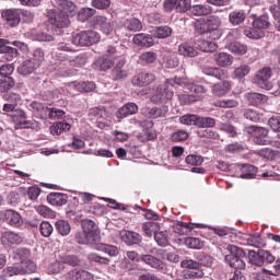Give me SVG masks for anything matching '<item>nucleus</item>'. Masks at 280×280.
Listing matches in <instances>:
<instances>
[{
    "label": "nucleus",
    "mask_w": 280,
    "mask_h": 280,
    "mask_svg": "<svg viewBox=\"0 0 280 280\" xmlns=\"http://www.w3.org/2000/svg\"><path fill=\"white\" fill-rule=\"evenodd\" d=\"M176 84L178 86H183V84L187 85V80L183 78L167 79L164 83L155 88V92L150 97V102H152V104L170 102V100L174 97V91L171 86H176Z\"/></svg>",
    "instance_id": "f257e3e1"
},
{
    "label": "nucleus",
    "mask_w": 280,
    "mask_h": 280,
    "mask_svg": "<svg viewBox=\"0 0 280 280\" xmlns=\"http://www.w3.org/2000/svg\"><path fill=\"white\" fill-rule=\"evenodd\" d=\"M226 250L229 254L224 257L225 262L235 270H244L246 268V261H244L246 253H244V249L235 245H228Z\"/></svg>",
    "instance_id": "f03ea898"
},
{
    "label": "nucleus",
    "mask_w": 280,
    "mask_h": 280,
    "mask_svg": "<svg viewBox=\"0 0 280 280\" xmlns=\"http://www.w3.org/2000/svg\"><path fill=\"white\" fill-rule=\"evenodd\" d=\"M72 45L78 47H90V45H95L100 43V34L95 31H82L80 33H72Z\"/></svg>",
    "instance_id": "7ed1b4c3"
},
{
    "label": "nucleus",
    "mask_w": 280,
    "mask_h": 280,
    "mask_svg": "<svg viewBox=\"0 0 280 280\" xmlns=\"http://www.w3.org/2000/svg\"><path fill=\"white\" fill-rule=\"evenodd\" d=\"M270 78H272V69L270 67H265L256 72L253 82L259 89L272 91V82H270Z\"/></svg>",
    "instance_id": "20e7f679"
},
{
    "label": "nucleus",
    "mask_w": 280,
    "mask_h": 280,
    "mask_svg": "<svg viewBox=\"0 0 280 280\" xmlns=\"http://www.w3.org/2000/svg\"><path fill=\"white\" fill-rule=\"evenodd\" d=\"M244 132L254 137V143H256V145H270V141L266 140L268 129L264 127L248 126L244 128Z\"/></svg>",
    "instance_id": "39448f33"
},
{
    "label": "nucleus",
    "mask_w": 280,
    "mask_h": 280,
    "mask_svg": "<svg viewBox=\"0 0 280 280\" xmlns=\"http://www.w3.org/2000/svg\"><path fill=\"white\" fill-rule=\"evenodd\" d=\"M273 261L275 256H272L268 250L259 249L258 252H249V264L253 266H258L260 268L264 264H272Z\"/></svg>",
    "instance_id": "423d86ee"
},
{
    "label": "nucleus",
    "mask_w": 280,
    "mask_h": 280,
    "mask_svg": "<svg viewBox=\"0 0 280 280\" xmlns=\"http://www.w3.org/2000/svg\"><path fill=\"white\" fill-rule=\"evenodd\" d=\"M249 12L252 19H254L252 22L254 30L264 32V30H270V27H272V23L270 22V16H268V14L257 15V13H255V8H252Z\"/></svg>",
    "instance_id": "0eeeda50"
},
{
    "label": "nucleus",
    "mask_w": 280,
    "mask_h": 280,
    "mask_svg": "<svg viewBox=\"0 0 280 280\" xmlns=\"http://www.w3.org/2000/svg\"><path fill=\"white\" fill-rule=\"evenodd\" d=\"M48 20L50 21L51 25H55V27L65 28L69 27L71 20L69 19V14L62 13L60 11L59 13H56L55 10H49L47 12Z\"/></svg>",
    "instance_id": "6e6552de"
},
{
    "label": "nucleus",
    "mask_w": 280,
    "mask_h": 280,
    "mask_svg": "<svg viewBox=\"0 0 280 280\" xmlns=\"http://www.w3.org/2000/svg\"><path fill=\"white\" fill-rule=\"evenodd\" d=\"M206 23L212 34V40H220V38H222V31L220 30L222 19L218 15H210L207 18Z\"/></svg>",
    "instance_id": "1a4fd4ad"
},
{
    "label": "nucleus",
    "mask_w": 280,
    "mask_h": 280,
    "mask_svg": "<svg viewBox=\"0 0 280 280\" xmlns=\"http://www.w3.org/2000/svg\"><path fill=\"white\" fill-rule=\"evenodd\" d=\"M120 237L127 246H136L143 242V236L135 231H120Z\"/></svg>",
    "instance_id": "9d476101"
},
{
    "label": "nucleus",
    "mask_w": 280,
    "mask_h": 280,
    "mask_svg": "<svg viewBox=\"0 0 280 280\" xmlns=\"http://www.w3.org/2000/svg\"><path fill=\"white\" fill-rule=\"evenodd\" d=\"M232 84L230 81H221L211 85V93L214 97H224L231 93Z\"/></svg>",
    "instance_id": "9b49d317"
},
{
    "label": "nucleus",
    "mask_w": 280,
    "mask_h": 280,
    "mask_svg": "<svg viewBox=\"0 0 280 280\" xmlns=\"http://www.w3.org/2000/svg\"><path fill=\"white\" fill-rule=\"evenodd\" d=\"M156 81V75L152 72H140L132 79L133 86H149Z\"/></svg>",
    "instance_id": "f8f14e48"
},
{
    "label": "nucleus",
    "mask_w": 280,
    "mask_h": 280,
    "mask_svg": "<svg viewBox=\"0 0 280 280\" xmlns=\"http://www.w3.org/2000/svg\"><path fill=\"white\" fill-rule=\"evenodd\" d=\"M2 19L10 27H16L21 23V11L19 9H8L2 12Z\"/></svg>",
    "instance_id": "ddd939ff"
},
{
    "label": "nucleus",
    "mask_w": 280,
    "mask_h": 280,
    "mask_svg": "<svg viewBox=\"0 0 280 280\" xmlns=\"http://www.w3.org/2000/svg\"><path fill=\"white\" fill-rule=\"evenodd\" d=\"M140 261H142L150 268H153L154 270H164L165 269V262H163V260H161L150 254L140 255Z\"/></svg>",
    "instance_id": "4468645a"
},
{
    "label": "nucleus",
    "mask_w": 280,
    "mask_h": 280,
    "mask_svg": "<svg viewBox=\"0 0 280 280\" xmlns=\"http://www.w3.org/2000/svg\"><path fill=\"white\" fill-rule=\"evenodd\" d=\"M217 39L211 38H205V37H196L195 44L197 46V49H200V51H215L218 49V44H215Z\"/></svg>",
    "instance_id": "2eb2a0df"
},
{
    "label": "nucleus",
    "mask_w": 280,
    "mask_h": 280,
    "mask_svg": "<svg viewBox=\"0 0 280 280\" xmlns=\"http://www.w3.org/2000/svg\"><path fill=\"white\" fill-rule=\"evenodd\" d=\"M81 226L83 231L90 235V237L93 238L94 242H97L100 240V230L97 228V224L93 222L91 219H85L82 221Z\"/></svg>",
    "instance_id": "dca6fc26"
},
{
    "label": "nucleus",
    "mask_w": 280,
    "mask_h": 280,
    "mask_svg": "<svg viewBox=\"0 0 280 280\" xmlns=\"http://www.w3.org/2000/svg\"><path fill=\"white\" fill-rule=\"evenodd\" d=\"M1 244H3V246L23 244V237L12 231L3 232L1 235Z\"/></svg>",
    "instance_id": "f3484780"
},
{
    "label": "nucleus",
    "mask_w": 280,
    "mask_h": 280,
    "mask_svg": "<svg viewBox=\"0 0 280 280\" xmlns=\"http://www.w3.org/2000/svg\"><path fill=\"white\" fill-rule=\"evenodd\" d=\"M57 5L63 14H69V16H74L78 13V5L70 0H57Z\"/></svg>",
    "instance_id": "a211bd4d"
},
{
    "label": "nucleus",
    "mask_w": 280,
    "mask_h": 280,
    "mask_svg": "<svg viewBox=\"0 0 280 280\" xmlns=\"http://www.w3.org/2000/svg\"><path fill=\"white\" fill-rule=\"evenodd\" d=\"M195 32L196 34H199V38H211L213 37L209 24H207V21L205 19H201L197 22H195Z\"/></svg>",
    "instance_id": "6ab92c4d"
},
{
    "label": "nucleus",
    "mask_w": 280,
    "mask_h": 280,
    "mask_svg": "<svg viewBox=\"0 0 280 280\" xmlns=\"http://www.w3.org/2000/svg\"><path fill=\"white\" fill-rule=\"evenodd\" d=\"M68 280H94L95 276L86 270L73 269L66 275Z\"/></svg>",
    "instance_id": "aec40b11"
},
{
    "label": "nucleus",
    "mask_w": 280,
    "mask_h": 280,
    "mask_svg": "<svg viewBox=\"0 0 280 280\" xmlns=\"http://www.w3.org/2000/svg\"><path fill=\"white\" fill-rule=\"evenodd\" d=\"M95 23L100 27L101 32L105 34V36H110V34H113V23H110V20H108L106 16H95Z\"/></svg>",
    "instance_id": "412c9836"
},
{
    "label": "nucleus",
    "mask_w": 280,
    "mask_h": 280,
    "mask_svg": "<svg viewBox=\"0 0 280 280\" xmlns=\"http://www.w3.org/2000/svg\"><path fill=\"white\" fill-rule=\"evenodd\" d=\"M139 113V106L136 103H127L117 112L118 119H125L129 115H137Z\"/></svg>",
    "instance_id": "4be33fe9"
},
{
    "label": "nucleus",
    "mask_w": 280,
    "mask_h": 280,
    "mask_svg": "<svg viewBox=\"0 0 280 280\" xmlns=\"http://www.w3.org/2000/svg\"><path fill=\"white\" fill-rule=\"evenodd\" d=\"M214 62L218 65V67H231L233 65L234 58L229 52H217L213 55Z\"/></svg>",
    "instance_id": "5701e85b"
},
{
    "label": "nucleus",
    "mask_w": 280,
    "mask_h": 280,
    "mask_svg": "<svg viewBox=\"0 0 280 280\" xmlns=\"http://www.w3.org/2000/svg\"><path fill=\"white\" fill-rule=\"evenodd\" d=\"M132 40L138 47H152V45H154L152 35L144 33L136 34Z\"/></svg>",
    "instance_id": "b1692460"
},
{
    "label": "nucleus",
    "mask_w": 280,
    "mask_h": 280,
    "mask_svg": "<svg viewBox=\"0 0 280 280\" xmlns=\"http://www.w3.org/2000/svg\"><path fill=\"white\" fill-rule=\"evenodd\" d=\"M35 69H38V63L32 61V59L24 60L19 67L18 72L20 75H30L34 73Z\"/></svg>",
    "instance_id": "393cba45"
},
{
    "label": "nucleus",
    "mask_w": 280,
    "mask_h": 280,
    "mask_svg": "<svg viewBox=\"0 0 280 280\" xmlns=\"http://www.w3.org/2000/svg\"><path fill=\"white\" fill-rule=\"evenodd\" d=\"M202 73H205V75H209L210 78H217V80H224L229 78L226 70L215 67H206L202 69Z\"/></svg>",
    "instance_id": "a878e982"
},
{
    "label": "nucleus",
    "mask_w": 280,
    "mask_h": 280,
    "mask_svg": "<svg viewBox=\"0 0 280 280\" xmlns=\"http://www.w3.org/2000/svg\"><path fill=\"white\" fill-rule=\"evenodd\" d=\"M5 218L10 226H15V229H19V226H23V218L19 212L14 210H8L5 212Z\"/></svg>",
    "instance_id": "bb28decb"
},
{
    "label": "nucleus",
    "mask_w": 280,
    "mask_h": 280,
    "mask_svg": "<svg viewBox=\"0 0 280 280\" xmlns=\"http://www.w3.org/2000/svg\"><path fill=\"white\" fill-rule=\"evenodd\" d=\"M212 12L213 8L208 4H195L190 8V14L194 16H209Z\"/></svg>",
    "instance_id": "cd10ccee"
},
{
    "label": "nucleus",
    "mask_w": 280,
    "mask_h": 280,
    "mask_svg": "<svg viewBox=\"0 0 280 280\" xmlns=\"http://www.w3.org/2000/svg\"><path fill=\"white\" fill-rule=\"evenodd\" d=\"M205 225L200 223H187L179 221L177 222L176 233H179V235H187L192 229H202Z\"/></svg>",
    "instance_id": "c85d7f7f"
},
{
    "label": "nucleus",
    "mask_w": 280,
    "mask_h": 280,
    "mask_svg": "<svg viewBox=\"0 0 280 280\" xmlns=\"http://www.w3.org/2000/svg\"><path fill=\"white\" fill-rule=\"evenodd\" d=\"M142 232L147 237H152V235L156 234L158 231H161V225L154 221H148L142 223Z\"/></svg>",
    "instance_id": "c756f323"
},
{
    "label": "nucleus",
    "mask_w": 280,
    "mask_h": 280,
    "mask_svg": "<svg viewBox=\"0 0 280 280\" xmlns=\"http://www.w3.org/2000/svg\"><path fill=\"white\" fill-rule=\"evenodd\" d=\"M229 21L231 25H242L246 21V13L243 10H235L229 14Z\"/></svg>",
    "instance_id": "7c9ffc66"
},
{
    "label": "nucleus",
    "mask_w": 280,
    "mask_h": 280,
    "mask_svg": "<svg viewBox=\"0 0 280 280\" xmlns=\"http://www.w3.org/2000/svg\"><path fill=\"white\" fill-rule=\"evenodd\" d=\"M31 108L35 113V115H38L40 119H47V115L49 114V107L43 103L33 102L31 103Z\"/></svg>",
    "instance_id": "2f4dec72"
},
{
    "label": "nucleus",
    "mask_w": 280,
    "mask_h": 280,
    "mask_svg": "<svg viewBox=\"0 0 280 280\" xmlns=\"http://www.w3.org/2000/svg\"><path fill=\"white\" fill-rule=\"evenodd\" d=\"M246 97L252 106H259V104H268V96L259 93H248Z\"/></svg>",
    "instance_id": "473e14b6"
},
{
    "label": "nucleus",
    "mask_w": 280,
    "mask_h": 280,
    "mask_svg": "<svg viewBox=\"0 0 280 280\" xmlns=\"http://www.w3.org/2000/svg\"><path fill=\"white\" fill-rule=\"evenodd\" d=\"M47 200L54 207H62V205H67V196L60 192L48 195Z\"/></svg>",
    "instance_id": "72a5a7b5"
},
{
    "label": "nucleus",
    "mask_w": 280,
    "mask_h": 280,
    "mask_svg": "<svg viewBox=\"0 0 280 280\" xmlns=\"http://www.w3.org/2000/svg\"><path fill=\"white\" fill-rule=\"evenodd\" d=\"M1 58L7 60L8 62H12L16 56H19V50L16 48H12L10 46H4L0 48Z\"/></svg>",
    "instance_id": "f704fd0d"
},
{
    "label": "nucleus",
    "mask_w": 280,
    "mask_h": 280,
    "mask_svg": "<svg viewBox=\"0 0 280 280\" xmlns=\"http://www.w3.org/2000/svg\"><path fill=\"white\" fill-rule=\"evenodd\" d=\"M113 65H115V60H113L109 57H102L98 58L95 62H94V67L95 69H97L98 71H108V69H110V67H113Z\"/></svg>",
    "instance_id": "c9c22d12"
},
{
    "label": "nucleus",
    "mask_w": 280,
    "mask_h": 280,
    "mask_svg": "<svg viewBox=\"0 0 280 280\" xmlns=\"http://www.w3.org/2000/svg\"><path fill=\"white\" fill-rule=\"evenodd\" d=\"M167 113H170V107H167V105H163L161 107H152L149 109L148 115L151 119H159L161 117H166Z\"/></svg>",
    "instance_id": "e433bc0d"
},
{
    "label": "nucleus",
    "mask_w": 280,
    "mask_h": 280,
    "mask_svg": "<svg viewBox=\"0 0 280 280\" xmlns=\"http://www.w3.org/2000/svg\"><path fill=\"white\" fill-rule=\"evenodd\" d=\"M124 25L128 32H141L143 30V24L136 18L127 19Z\"/></svg>",
    "instance_id": "4c0bfd02"
},
{
    "label": "nucleus",
    "mask_w": 280,
    "mask_h": 280,
    "mask_svg": "<svg viewBox=\"0 0 280 280\" xmlns=\"http://www.w3.org/2000/svg\"><path fill=\"white\" fill-rule=\"evenodd\" d=\"M178 54L180 56H185L186 58H196V56H198V51L189 44L179 45Z\"/></svg>",
    "instance_id": "58836bf2"
},
{
    "label": "nucleus",
    "mask_w": 280,
    "mask_h": 280,
    "mask_svg": "<svg viewBox=\"0 0 280 280\" xmlns=\"http://www.w3.org/2000/svg\"><path fill=\"white\" fill-rule=\"evenodd\" d=\"M229 51L236 56H244L248 51V47L240 42H234L228 45Z\"/></svg>",
    "instance_id": "ea45409f"
},
{
    "label": "nucleus",
    "mask_w": 280,
    "mask_h": 280,
    "mask_svg": "<svg viewBox=\"0 0 280 280\" xmlns=\"http://www.w3.org/2000/svg\"><path fill=\"white\" fill-rule=\"evenodd\" d=\"M214 106H217V108H237L240 101L234 98L219 100L214 102Z\"/></svg>",
    "instance_id": "a19ab883"
},
{
    "label": "nucleus",
    "mask_w": 280,
    "mask_h": 280,
    "mask_svg": "<svg viewBox=\"0 0 280 280\" xmlns=\"http://www.w3.org/2000/svg\"><path fill=\"white\" fill-rule=\"evenodd\" d=\"M2 275L3 277H16L19 275H24L23 269L21 268V262L4 268Z\"/></svg>",
    "instance_id": "79ce46f5"
},
{
    "label": "nucleus",
    "mask_w": 280,
    "mask_h": 280,
    "mask_svg": "<svg viewBox=\"0 0 280 280\" xmlns=\"http://www.w3.org/2000/svg\"><path fill=\"white\" fill-rule=\"evenodd\" d=\"M241 178H245L247 180L257 178V167H255L250 164L244 165L242 167Z\"/></svg>",
    "instance_id": "37998d69"
},
{
    "label": "nucleus",
    "mask_w": 280,
    "mask_h": 280,
    "mask_svg": "<svg viewBox=\"0 0 280 280\" xmlns=\"http://www.w3.org/2000/svg\"><path fill=\"white\" fill-rule=\"evenodd\" d=\"M152 36L154 38H170L172 36V27L159 26L152 31Z\"/></svg>",
    "instance_id": "c03bdc74"
},
{
    "label": "nucleus",
    "mask_w": 280,
    "mask_h": 280,
    "mask_svg": "<svg viewBox=\"0 0 280 280\" xmlns=\"http://www.w3.org/2000/svg\"><path fill=\"white\" fill-rule=\"evenodd\" d=\"M244 36L247 38H252V40H259V38H264L266 33L264 31H259L258 28L247 27L243 31Z\"/></svg>",
    "instance_id": "a18cd8bd"
},
{
    "label": "nucleus",
    "mask_w": 280,
    "mask_h": 280,
    "mask_svg": "<svg viewBox=\"0 0 280 280\" xmlns=\"http://www.w3.org/2000/svg\"><path fill=\"white\" fill-rule=\"evenodd\" d=\"M97 250H102V253H105L109 257H117L119 255V248L115 245L98 244Z\"/></svg>",
    "instance_id": "49530a36"
},
{
    "label": "nucleus",
    "mask_w": 280,
    "mask_h": 280,
    "mask_svg": "<svg viewBox=\"0 0 280 280\" xmlns=\"http://www.w3.org/2000/svg\"><path fill=\"white\" fill-rule=\"evenodd\" d=\"M2 97L5 103L11 104L15 108H16V106H19V104H21L23 102V100L21 98V95L13 93V92L5 93V94H3Z\"/></svg>",
    "instance_id": "de8ad7c7"
},
{
    "label": "nucleus",
    "mask_w": 280,
    "mask_h": 280,
    "mask_svg": "<svg viewBox=\"0 0 280 280\" xmlns=\"http://www.w3.org/2000/svg\"><path fill=\"white\" fill-rule=\"evenodd\" d=\"M215 118L197 116V128H213Z\"/></svg>",
    "instance_id": "09e8293b"
},
{
    "label": "nucleus",
    "mask_w": 280,
    "mask_h": 280,
    "mask_svg": "<svg viewBox=\"0 0 280 280\" xmlns=\"http://www.w3.org/2000/svg\"><path fill=\"white\" fill-rule=\"evenodd\" d=\"M73 89H78L79 91H84L85 93H91V91L95 90V82L88 81L83 83L73 82L71 85Z\"/></svg>",
    "instance_id": "8fccbe9b"
},
{
    "label": "nucleus",
    "mask_w": 280,
    "mask_h": 280,
    "mask_svg": "<svg viewBox=\"0 0 280 280\" xmlns=\"http://www.w3.org/2000/svg\"><path fill=\"white\" fill-rule=\"evenodd\" d=\"M248 73H250V66L242 65L234 70L233 78L234 80H242V78H246Z\"/></svg>",
    "instance_id": "3c124183"
},
{
    "label": "nucleus",
    "mask_w": 280,
    "mask_h": 280,
    "mask_svg": "<svg viewBox=\"0 0 280 280\" xmlns=\"http://www.w3.org/2000/svg\"><path fill=\"white\" fill-rule=\"evenodd\" d=\"M75 242L81 245L93 244L95 242L84 230L75 234Z\"/></svg>",
    "instance_id": "603ef678"
},
{
    "label": "nucleus",
    "mask_w": 280,
    "mask_h": 280,
    "mask_svg": "<svg viewBox=\"0 0 280 280\" xmlns=\"http://www.w3.org/2000/svg\"><path fill=\"white\" fill-rule=\"evenodd\" d=\"M14 79L12 77H4L0 79V93H5L11 89H14Z\"/></svg>",
    "instance_id": "864d4df0"
},
{
    "label": "nucleus",
    "mask_w": 280,
    "mask_h": 280,
    "mask_svg": "<svg viewBox=\"0 0 280 280\" xmlns=\"http://www.w3.org/2000/svg\"><path fill=\"white\" fill-rule=\"evenodd\" d=\"M56 226H57L58 233L63 237L69 235V233H71V225L69 224V222L65 220L57 221Z\"/></svg>",
    "instance_id": "5fc2aeb1"
},
{
    "label": "nucleus",
    "mask_w": 280,
    "mask_h": 280,
    "mask_svg": "<svg viewBox=\"0 0 280 280\" xmlns=\"http://www.w3.org/2000/svg\"><path fill=\"white\" fill-rule=\"evenodd\" d=\"M20 267L22 268L23 275H32V272H36V264L32 260L21 261Z\"/></svg>",
    "instance_id": "6e6d98bb"
},
{
    "label": "nucleus",
    "mask_w": 280,
    "mask_h": 280,
    "mask_svg": "<svg viewBox=\"0 0 280 280\" xmlns=\"http://www.w3.org/2000/svg\"><path fill=\"white\" fill-rule=\"evenodd\" d=\"M198 115L186 114L179 118V124L184 126H196L197 127Z\"/></svg>",
    "instance_id": "4d7b16f0"
},
{
    "label": "nucleus",
    "mask_w": 280,
    "mask_h": 280,
    "mask_svg": "<svg viewBox=\"0 0 280 280\" xmlns=\"http://www.w3.org/2000/svg\"><path fill=\"white\" fill-rule=\"evenodd\" d=\"M220 130H222V132H225V135H228L232 139H235V137H237V129L235 128V126L229 122L221 124Z\"/></svg>",
    "instance_id": "13d9d810"
},
{
    "label": "nucleus",
    "mask_w": 280,
    "mask_h": 280,
    "mask_svg": "<svg viewBox=\"0 0 280 280\" xmlns=\"http://www.w3.org/2000/svg\"><path fill=\"white\" fill-rule=\"evenodd\" d=\"M60 261L72 267L80 266V258L75 255H63L60 257Z\"/></svg>",
    "instance_id": "bf43d9fd"
},
{
    "label": "nucleus",
    "mask_w": 280,
    "mask_h": 280,
    "mask_svg": "<svg viewBox=\"0 0 280 280\" xmlns=\"http://www.w3.org/2000/svg\"><path fill=\"white\" fill-rule=\"evenodd\" d=\"M95 9L93 8H82L79 13H78V18H79V21H88V19H91V16H94L95 14Z\"/></svg>",
    "instance_id": "052dcab7"
},
{
    "label": "nucleus",
    "mask_w": 280,
    "mask_h": 280,
    "mask_svg": "<svg viewBox=\"0 0 280 280\" xmlns=\"http://www.w3.org/2000/svg\"><path fill=\"white\" fill-rule=\"evenodd\" d=\"M88 259L90 261H95V264H101V266H108V264H110V259L100 256L95 253H91L88 255Z\"/></svg>",
    "instance_id": "680f3d73"
},
{
    "label": "nucleus",
    "mask_w": 280,
    "mask_h": 280,
    "mask_svg": "<svg viewBox=\"0 0 280 280\" xmlns=\"http://www.w3.org/2000/svg\"><path fill=\"white\" fill-rule=\"evenodd\" d=\"M158 55L153 51H147L142 52L140 55L141 62H144V65H152V62H156Z\"/></svg>",
    "instance_id": "e2e57ef3"
},
{
    "label": "nucleus",
    "mask_w": 280,
    "mask_h": 280,
    "mask_svg": "<svg viewBox=\"0 0 280 280\" xmlns=\"http://www.w3.org/2000/svg\"><path fill=\"white\" fill-rule=\"evenodd\" d=\"M184 244L188 248H194V249H200L203 246V244L200 242V238H197V237H187L185 238Z\"/></svg>",
    "instance_id": "0e129e2a"
},
{
    "label": "nucleus",
    "mask_w": 280,
    "mask_h": 280,
    "mask_svg": "<svg viewBox=\"0 0 280 280\" xmlns=\"http://www.w3.org/2000/svg\"><path fill=\"white\" fill-rule=\"evenodd\" d=\"M154 241L156 242L158 246H167V232L159 230L154 234Z\"/></svg>",
    "instance_id": "69168bd1"
},
{
    "label": "nucleus",
    "mask_w": 280,
    "mask_h": 280,
    "mask_svg": "<svg viewBox=\"0 0 280 280\" xmlns=\"http://www.w3.org/2000/svg\"><path fill=\"white\" fill-rule=\"evenodd\" d=\"M247 244L249 246H253L254 248H261V246H264V242L261 241V235L259 234L250 235L247 238Z\"/></svg>",
    "instance_id": "338daca9"
},
{
    "label": "nucleus",
    "mask_w": 280,
    "mask_h": 280,
    "mask_svg": "<svg viewBox=\"0 0 280 280\" xmlns=\"http://www.w3.org/2000/svg\"><path fill=\"white\" fill-rule=\"evenodd\" d=\"M191 12V1L190 0H176V12Z\"/></svg>",
    "instance_id": "774afa93"
}]
</instances>
